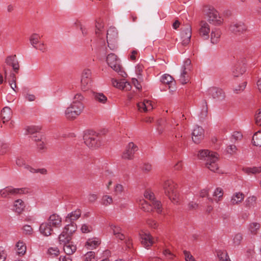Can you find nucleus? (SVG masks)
Instances as JSON below:
<instances>
[{
  "instance_id": "obj_15",
  "label": "nucleus",
  "mask_w": 261,
  "mask_h": 261,
  "mask_svg": "<svg viewBox=\"0 0 261 261\" xmlns=\"http://www.w3.org/2000/svg\"><path fill=\"white\" fill-rule=\"evenodd\" d=\"M192 35V29L190 27H188L181 32V39L182 44L184 46L189 44Z\"/></svg>"
},
{
  "instance_id": "obj_2",
  "label": "nucleus",
  "mask_w": 261,
  "mask_h": 261,
  "mask_svg": "<svg viewBox=\"0 0 261 261\" xmlns=\"http://www.w3.org/2000/svg\"><path fill=\"white\" fill-rule=\"evenodd\" d=\"M84 108L83 103L72 102L65 112L66 117L69 120H73L80 115Z\"/></svg>"
},
{
  "instance_id": "obj_62",
  "label": "nucleus",
  "mask_w": 261,
  "mask_h": 261,
  "mask_svg": "<svg viewBox=\"0 0 261 261\" xmlns=\"http://www.w3.org/2000/svg\"><path fill=\"white\" fill-rule=\"evenodd\" d=\"M237 147L234 145H230L227 148V151L228 153L233 154L236 152Z\"/></svg>"
},
{
  "instance_id": "obj_61",
  "label": "nucleus",
  "mask_w": 261,
  "mask_h": 261,
  "mask_svg": "<svg viewBox=\"0 0 261 261\" xmlns=\"http://www.w3.org/2000/svg\"><path fill=\"white\" fill-rule=\"evenodd\" d=\"M16 164L18 166H24L25 167V166H28V165L25 164L24 160L21 157H18L17 158L16 160Z\"/></svg>"
},
{
  "instance_id": "obj_39",
  "label": "nucleus",
  "mask_w": 261,
  "mask_h": 261,
  "mask_svg": "<svg viewBox=\"0 0 261 261\" xmlns=\"http://www.w3.org/2000/svg\"><path fill=\"white\" fill-rule=\"evenodd\" d=\"M221 35L222 32L220 29H213V44L219 43Z\"/></svg>"
},
{
  "instance_id": "obj_5",
  "label": "nucleus",
  "mask_w": 261,
  "mask_h": 261,
  "mask_svg": "<svg viewBox=\"0 0 261 261\" xmlns=\"http://www.w3.org/2000/svg\"><path fill=\"white\" fill-rule=\"evenodd\" d=\"M107 42L108 46L111 50H114L117 47V42L118 38V32L116 28L110 27L107 33Z\"/></svg>"
},
{
  "instance_id": "obj_4",
  "label": "nucleus",
  "mask_w": 261,
  "mask_h": 261,
  "mask_svg": "<svg viewBox=\"0 0 261 261\" xmlns=\"http://www.w3.org/2000/svg\"><path fill=\"white\" fill-rule=\"evenodd\" d=\"M163 189L165 195L173 203L178 202V194L175 189V185L171 180H167L165 181L163 185Z\"/></svg>"
},
{
  "instance_id": "obj_12",
  "label": "nucleus",
  "mask_w": 261,
  "mask_h": 261,
  "mask_svg": "<svg viewBox=\"0 0 261 261\" xmlns=\"http://www.w3.org/2000/svg\"><path fill=\"white\" fill-rule=\"evenodd\" d=\"M204 137V131L202 127L196 125L192 133V138L195 144L200 143Z\"/></svg>"
},
{
  "instance_id": "obj_64",
  "label": "nucleus",
  "mask_w": 261,
  "mask_h": 261,
  "mask_svg": "<svg viewBox=\"0 0 261 261\" xmlns=\"http://www.w3.org/2000/svg\"><path fill=\"white\" fill-rule=\"evenodd\" d=\"M24 232L27 234H30L33 231V229L30 225H25L23 227Z\"/></svg>"
},
{
  "instance_id": "obj_32",
  "label": "nucleus",
  "mask_w": 261,
  "mask_h": 261,
  "mask_svg": "<svg viewBox=\"0 0 261 261\" xmlns=\"http://www.w3.org/2000/svg\"><path fill=\"white\" fill-rule=\"evenodd\" d=\"M63 245L64 251L67 255H69L72 254L76 250V247L72 244H71L70 242H69L68 243H66L65 245Z\"/></svg>"
},
{
  "instance_id": "obj_48",
  "label": "nucleus",
  "mask_w": 261,
  "mask_h": 261,
  "mask_svg": "<svg viewBox=\"0 0 261 261\" xmlns=\"http://www.w3.org/2000/svg\"><path fill=\"white\" fill-rule=\"evenodd\" d=\"M40 130V128L38 127H36L35 126H31L28 127L27 130L28 132V133L29 134H31L32 135H36L35 136L39 135V130Z\"/></svg>"
},
{
  "instance_id": "obj_17",
  "label": "nucleus",
  "mask_w": 261,
  "mask_h": 261,
  "mask_svg": "<svg viewBox=\"0 0 261 261\" xmlns=\"http://www.w3.org/2000/svg\"><path fill=\"white\" fill-rule=\"evenodd\" d=\"M225 98V93L219 88L213 87V100L215 102H219Z\"/></svg>"
},
{
  "instance_id": "obj_13",
  "label": "nucleus",
  "mask_w": 261,
  "mask_h": 261,
  "mask_svg": "<svg viewBox=\"0 0 261 261\" xmlns=\"http://www.w3.org/2000/svg\"><path fill=\"white\" fill-rule=\"evenodd\" d=\"M144 195L146 199H148L152 203L156 212L159 214L161 213L162 207L161 202L155 199L154 194L149 190H146Z\"/></svg>"
},
{
  "instance_id": "obj_60",
  "label": "nucleus",
  "mask_w": 261,
  "mask_h": 261,
  "mask_svg": "<svg viewBox=\"0 0 261 261\" xmlns=\"http://www.w3.org/2000/svg\"><path fill=\"white\" fill-rule=\"evenodd\" d=\"M123 191V187L120 184H117L115 187L114 192L116 195H119L121 194V193Z\"/></svg>"
},
{
  "instance_id": "obj_38",
  "label": "nucleus",
  "mask_w": 261,
  "mask_h": 261,
  "mask_svg": "<svg viewBox=\"0 0 261 261\" xmlns=\"http://www.w3.org/2000/svg\"><path fill=\"white\" fill-rule=\"evenodd\" d=\"M17 254L20 255H23L26 252V246L22 242L19 241L16 245Z\"/></svg>"
},
{
  "instance_id": "obj_27",
  "label": "nucleus",
  "mask_w": 261,
  "mask_h": 261,
  "mask_svg": "<svg viewBox=\"0 0 261 261\" xmlns=\"http://www.w3.org/2000/svg\"><path fill=\"white\" fill-rule=\"evenodd\" d=\"M220 156L217 152H213V172H216L218 174H223L224 171L220 168L218 164H215L219 161Z\"/></svg>"
},
{
  "instance_id": "obj_31",
  "label": "nucleus",
  "mask_w": 261,
  "mask_h": 261,
  "mask_svg": "<svg viewBox=\"0 0 261 261\" xmlns=\"http://www.w3.org/2000/svg\"><path fill=\"white\" fill-rule=\"evenodd\" d=\"M141 208L145 212H150L153 211V210L155 209L154 208L152 203L147 202L146 200H143L141 202Z\"/></svg>"
},
{
  "instance_id": "obj_51",
  "label": "nucleus",
  "mask_w": 261,
  "mask_h": 261,
  "mask_svg": "<svg viewBox=\"0 0 261 261\" xmlns=\"http://www.w3.org/2000/svg\"><path fill=\"white\" fill-rule=\"evenodd\" d=\"M246 85H247V82H243L242 84L239 85L237 87L234 88L233 91L236 93L238 94V93L242 92L245 89Z\"/></svg>"
},
{
  "instance_id": "obj_3",
  "label": "nucleus",
  "mask_w": 261,
  "mask_h": 261,
  "mask_svg": "<svg viewBox=\"0 0 261 261\" xmlns=\"http://www.w3.org/2000/svg\"><path fill=\"white\" fill-rule=\"evenodd\" d=\"M106 61L108 65L122 76L124 77V75L126 74L123 70L120 64V60L116 55L113 53L109 54L107 57Z\"/></svg>"
},
{
  "instance_id": "obj_29",
  "label": "nucleus",
  "mask_w": 261,
  "mask_h": 261,
  "mask_svg": "<svg viewBox=\"0 0 261 261\" xmlns=\"http://www.w3.org/2000/svg\"><path fill=\"white\" fill-rule=\"evenodd\" d=\"M100 242L98 239H89L86 242L85 246L89 250H92L96 248Z\"/></svg>"
},
{
  "instance_id": "obj_18",
  "label": "nucleus",
  "mask_w": 261,
  "mask_h": 261,
  "mask_svg": "<svg viewBox=\"0 0 261 261\" xmlns=\"http://www.w3.org/2000/svg\"><path fill=\"white\" fill-rule=\"evenodd\" d=\"M5 63L8 65L11 66L16 73L18 72L19 65L16 55L8 56L5 60Z\"/></svg>"
},
{
  "instance_id": "obj_24",
  "label": "nucleus",
  "mask_w": 261,
  "mask_h": 261,
  "mask_svg": "<svg viewBox=\"0 0 261 261\" xmlns=\"http://www.w3.org/2000/svg\"><path fill=\"white\" fill-rule=\"evenodd\" d=\"M81 212L80 210H76L75 211L72 212L69 214L66 218L65 221L66 222L70 223L69 225H73L72 222L76 220L81 216Z\"/></svg>"
},
{
  "instance_id": "obj_37",
  "label": "nucleus",
  "mask_w": 261,
  "mask_h": 261,
  "mask_svg": "<svg viewBox=\"0 0 261 261\" xmlns=\"http://www.w3.org/2000/svg\"><path fill=\"white\" fill-rule=\"evenodd\" d=\"M252 142L254 145L261 146V130H258L254 134Z\"/></svg>"
},
{
  "instance_id": "obj_41",
  "label": "nucleus",
  "mask_w": 261,
  "mask_h": 261,
  "mask_svg": "<svg viewBox=\"0 0 261 261\" xmlns=\"http://www.w3.org/2000/svg\"><path fill=\"white\" fill-rule=\"evenodd\" d=\"M243 171L248 174H256L261 172V167H253L252 168L247 167L243 168Z\"/></svg>"
},
{
  "instance_id": "obj_8",
  "label": "nucleus",
  "mask_w": 261,
  "mask_h": 261,
  "mask_svg": "<svg viewBox=\"0 0 261 261\" xmlns=\"http://www.w3.org/2000/svg\"><path fill=\"white\" fill-rule=\"evenodd\" d=\"M28 192L25 188H14L7 187L0 191V194L3 198H9L17 194H24Z\"/></svg>"
},
{
  "instance_id": "obj_25",
  "label": "nucleus",
  "mask_w": 261,
  "mask_h": 261,
  "mask_svg": "<svg viewBox=\"0 0 261 261\" xmlns=\"http://www.w3.org/2000/svg\"><path fill=\"white\" fill-rule=\"evenodd\" d=\"M12 112L10 108L6 107L3 109L1 112V117L3 122L5 123L9 121L12 117Z\"/></svg>"
},
{
  "instance_id": "obj_45",
  "label": "nucleus",
  "mask_w": 261,
  "mask_h": 261,
  "mask_svg": "<svg viewBox=\"0 0 261 261\" xmlns=\"http://www.w3.org/2000/svg\"><path fill=\"white\" fill-rule=\"evenodd\" d=\"M25 168L28 169L30 171V172L32 173H39L41 174L45 175L47 174V170L45 168H41V169H34L30 166H25Z\"/></svg>"
},
{
  "instance_id": "obj_7",
  "label": "nucleus",
  "mask_w": 261,
  "mask_h": 261,
  "mask_svg": "<svg viewBox=\"0 0 261 261\" xmlns=\"http://www.w3.org/2000/svg\"><path fill=\"white\" fill-rule=\"evenodd\" d=\"M198 158L201 161L205 168L212 170V153L209 150H200L198 153Z\"/></svg>"
},
{
  "instance_id": "obj_22",
  "label": "nucleus",
  "mask_w": 261,
  "mask_h": 261,
  "mask_svg": "<svg viewBox=\"0 0 261 261\" xmlns=\"http://www.w3.org/2000/svg\"><path fill=\"white\" fill-rule=\"evenodd\" d=\"M95 28V34L97 37L100 39H102L103 36L102 34L104 28V22L103 20L100 18H99L96 20Z\"/></svg>"
},
{
  "instance_id": "obj_28",
  "label": "nucleus",
  "mask_w": 261,
  "mask_h": 261,
  "mask_svg": "<svg viewBox=\"0 0 261 261\" xmlns=\"http://www.w3.org/2000/svg\"><path fill=\"white\" fill-rule=\"evenodd\" d=\"M216 259L218 261H231L225 250L217 249L216 250Z\"/></svg>"
},
{
  "instance_id": "obj_55",
  "label": "nucleus",
  "mask_w": 261,
  "mask_h": 261,
  "mask_svg": "<svg viewBox=\"0 0 261 261\" xmlns=\"http://www.w3.org/2000/svg\"><path fill=\"white\" fill-rule=\"evenodd\" d=\"M112 84L114 87H115L117 88L122 90L123 83H124L123 81L119 82V81H118L117 80L113 79L112 81Z\"/></svg>"
},
{
  "instance_id": "obj_54",
  "label": "nucleus",
  "mask_w": 261,
  "mask_h": 261,
  "mask_svg": "<svg viewBox=\"0 0 261 261\" xmlns=\"http://www.w3.org/2000/svg\"><path fill=\"white\" fill-rule=\"evenodd\" d=\"M137 107L138 110L141 112H146L147 111V106L145 105V102L144 101L143 102H138L137 103Z\"/></svg>"
},
{
  "instance_id": "obj_19",
  "label": "nucleus",
  "mask_w": 261,
  "mask_h": 261,
  "mask_svg": "<svg viewBox=\"0 0 261 261\" xmlns=\"http://www.w3.org/2000/svg\"><path fill=\"white\" fill-rule=\"evenodd\" d=\"M246 71V67L241 63H237L232 68V73L234 77H239Z\"/></svg>"
},
{
  "instance_id": "obj_43",
  "label": "nucleus",
  "mask_w": 261,
  "mask_h": 261,
  "mask_svg": "<svg viewBox=\"0 0 261 261\" xmlns=\"http://www.w3.org/2000/svg\"><path fill=\"white\" fill-rule=\"evenodd\" d=\"M224 138L223 137H216L213 138V149L218 150L220 148Z\"/></svg>"
},
{
  "instance_id": "obj_58",
  "label": "nucleus",
  "mask_w": 261,
  "mask_h": 261,
  "mask_svg": "<svg viewBox=\"0 0 261 261\" xmlns=\"http://www.w3.org/2000/svg\"><path fill=\"white\" fill-rule=\"evenodd\" d=\"M35 48L36 49H38L43 53L45 52L46 50V46L43 42H40V43L37 45Z\"/></svg>"
},
{
  "instance_id": "obj_40",
  "label": "nucleus",
  "mask_w": 261,
  "mask_h": 261,
  "mask_svg": "<svg viewBox=\"0 0 261 261\" xmlns=\"http://www.w3.org/2000/svg\"><path fill=\"white\" fill-rule=\"evenodd\" d=\"M260 224L257 222H252L250 223L248 226V229L252 234H256L258 230L260 228Z\"/></svg>"
},
{
  "instance_id": "obj_50",
  "label": "nucleus",
  "mask_w": 261,
  "mask_h": 261,
  "mask_svg": "<svg viewBox=\"0 0 261 261\" xmlns=\"http://www.w3.org/2000/svg\"><path fill=\"white\" fill-rule=\"evenodd\" d=\"M33 139L35 141H38L37 145L38 148L40 150H42L44 148V142L41 140V139L40 138L39 136H33Z\"/></svg>"
},
{
  "instance_id": "obj_46",
  "label": "nucleus",
  "mask_w": 261,
  "mask_h": 261,
  "mask_svg": "<svg viewBox=\"0 0 261 261\" xmlns=\"http://www.w3.org/2000/svg\"><path fill=\"white\" fill-rule=\"evenodd\" d=\"M173 77L168 74L163 75L161 79V82L163 84L168 85L172 84L173 83Z\"/></svg>"
},
{
  "instance_id": "obj_14",
  "label": "nucleus",
  "mask_w": 261,
  "mask_h": 261,
  "mask_svg": "<svg viewBox=\"0 0 261 261\" xmlns=\"http://www.w3.org/2000/svg\"><path fill=\"white\" fill-rule=\"evenodd\" d=\"M47 222L54 228H60L62 226V218L56 214H54L49 216Z\"/></svg>"
},
{
  "instance_id": "obj_56",
  "label": "nucleus",
  "mask_w": 261,
  "mask_h": 261,
  "mask_svg": "<svg viewBox=\"0 0 261 261\" xmlns=\"http://www.w3.org/2000/svg\"><path fill=\"white\" fill-rule=\"evenodd\" d=\"M191 60L189 59H186L184 62V64L182 66L181 69L190 71L191 70Z\"/></svg>"
},
{
  "instance_id": "obj_26",
  "label": "nucleus",
  "mask_w": 261,
  "mask_h": 261,
  "mask_svg": "<svg viewBox=\"0 0 261 261\" xmlns=\"http://www.w3.org/2000/svg\"><path fill=\"white\" fill-rule=\"evenodd\" d=\"M244 198V195L243 193L237 192L233 194L230 199V204L234 205L241 203Z\"/></svg>"
},
{
  "instance_id": "obj_6",
  "label": "nucleus",
  "mask_w": 261,
  "mask_h": 261,
  "mask_svg": "<svg viewBox=\"0 0 261 261\" xmlns=\"http://www.w3.org/2000/svg\"><path fill=\"white\" fill-rule=\"evenodd\" d=\"M74 231V225L71 224L65 226L58 238L60 244L65 245L66 243H68L71 240V236Z\"/></svg>"
},
{
  "instance_id": "obj_63",
  "label": "nucleus",
  "mask_w": 261,
  "mask_h": 261,
  "mask_svg": "<svg viewBox=\"0 0 261 261\" xmlns=\"http://www.w3.org/2000/svg\"><path fill=\"white\" fill-rule=\"evenodd\" d=\"M8 150V145L5 143H2L1 144L0 152L1 154H4L7 152Z\"/></svg>"
},
{
  "instance_id": "obj_16",
  "label": "nucleus",
  "mask_w": 261,
  "mask_h": 261,
  "mask_svg": "<svg viewBox=\"0 0 261 261\" xmlns=\"http://www.w3.org/2000/svg\"><path fill=\"white\" fill-rule=\"evenodd\" d=\"M140 236L141 243L144 247L147 248L153 244V238L149 233L142 232L140 233Z\"/></svg>"
},
{
  "instance_id": "obj_11",
  "label": "nucleus",
  "mask_w": 261,
  "mask_h": 261,
  "mask_svg": "<svg viewBox=\"0 0 261 261\" xmlns=\"http://www.w3.org/2000/svg\"><path fill=\"white\" fill-rule=\"evenodd\" d=\"M229 30L233 34L240 36L246 32L247 27L243 22H233L230 25Z\"/></svg>"
},
{
  "instance_id": "obj_33",
  "label": "nucleus",
  "mask_w": 261,
  "mask_h": 261,
  "mask_svg": "<svg viewBox=\"0 0 261 261\" xmlns=\"http://www.w3.org/2000/svg\"><path fill=\"white\" fill-rule=\"evenodd\" d=\"M212 9L210 5H206L204 7L203 12L204 16V18L207 19V20L210 23H211V15L212 14Z\"/></svg>"
},
{
  "instance_id": "obj_52",
  "label": "nucleus",
  "mask_w": 261,
  "mask_h": 261,
  "mask_svg": "<svg viewBox=\"0 0 261 261\" xmlns=\"http://www.w3.org/2000/svg\"><path fill=\"white\" fill-rule=\"evenodd\" d=\"M75 24L76 25V27L77 28H80L83 36H86L87 35L88 32H87V29L84 26H83L81 23V22H75Z\"/></svg>"
},
{
  "instance_id": "obj_57",
  "label": "nucleus",
  "mask_w": 261,
  "mask_h": 261,
  "mask_svg": "<svg viewBox=\"0 0 261 261\" xmlns=\"http://www.w3.org/2000/svg\"><path fill=\"white\" fill-rule=\"evenodd\" d=\"M243 239L242 236L240 233H238L235 235L233 238V243L236 245H239Z\"/></svg>"
},
{
  "instance_id": "obj_30",
  "label": "nucleus",
  "mask_w": 261,
  "mask_h": 261,
  "mask_svg": "<svg viewBox=\"0 0 261 261\" xmlns=\"http://www.w3.org/2000/svg\"><path fill=\"white\" fill-rule=\"evenodd\" d=\"M41 36L37 33L32 34L29 37V41L32 46L35 48L40 43Z\"/></svg>"
},
{
  "instance_id": "obj_23",
  "label": "nucleus",
  "mask_w": 261,
  "mask_h": 261,
  "mask_svg": "<svg viewBox=\"0 0 261 261\" xmlns=\"http://www.w3.org/2000/svg\"><path fill=\"white\" fill-rule=\"evenodd\" d=\"M224 21V18L221 14L213 9V25L220 26Z\"/></svg>"
},
{
  "instance_id": "obj_53",
  "label": "nucleus",
  "mask_w": 261,
  "mask_h": 261,
  "mask_svg": "<svg viewBox=\"0 0 261 261\" xmlns=\"http://www.w3.org/2000/svg\"><path fill=\"white\" fill-rule=\"evenodd\" d=\"M84 99V96L81 93H79L74 95L72 102L83 103L82 101Z\"/></svg>"
},
{
  "instance_id": "obj_21",
  "label": "nucleus",
  "mask_w": 261,
  "mask_h": 261,
  "mask_svg": "<svg viewBox=\"0 0 261 261\" xmlns=\"http://www.w3.org/2000/svg\"><path fill=\"white\" fill-rule=\"evenodd\" d=\"M53 227L47 222L42 223L39 227L40 233L44 236H49L53 233Z\"/></svg>"
},
{
  "instance_id": "obj_44",
  "label": "nucleus",
  "mask_w": 261,
  "mask_h": 261,
  "mask_svg": "<svg viewBox=\"0 0 261 261\" xmlns=\"http://www.w3.org/2000/svg\"><path fill=\"white\" fill-rule=\"evenodd\" d=\"M256 200V197L255 196H251L248 197L245 200V206L246 207L248 208H250L254 206Z\"/></svg>"
},
{
  "instance_id": "obj_59",
  "label": "nucleus",
  "mask_w": 261,
  "mask_h": 261,
  "mask_svg": "<svg viewBox=\"0 0 261 261\" xmlns=\"http://www.w3.org/2000/svg\"><path fill=\"white\" fill-rule=\"evenodd\" d=\"M255 123L258 126H261V110H258L255 116Z\"/></svg>"
},
{
  "instance_id": "obj_34",
  "label": "nucleus",
  "mask_w": 261,
  "mask_h": 261,
  "mask_svg": "<svg viewBox=\"0 0 261 261\" xmlns=\"http://www.w3.org/2000/svg\"><path fill=\"white\" fill-rule=\"evenodd\" d=\"M14 207L16 212L20 213L25 207L24 203L22 200L17 199L15 201Z\"/></svg>"
},
{
  "instance_id": "obj_9",
  "label": "nucleus",
  "mask_w": 261,
  "mask_h": 261,
  "mask_svg": "<svg viewBox=\"0 0 261 261\" xmlns=\"http://www.w3.org/2000/svg\"><path fill=\"white\" fill-rule=\"evenodd\" d=\"M92 73L89 69H84L81 75V85L82 89L84 91L87 90L88 86L91 82Z\"/></svg>"
},
{
  "instance_id": "obj_36",
  "label": "nucleus",
  "mask_w": 261,
  "mask_h": 261,
  "mask_svg": "<svg viewBox=\"0 0 261 261\" xmlns=\"http://www.w3.org/2000/svg\"><path fill=\"white\" fill-rule=\"evenodd\" d=\"M93 97L94 99L101 103H105L107 101V97L102 93H93Z\"/></svg>"
},
{
  "instance_id": "obj_20",
  "label": "nucleus",
  "mask_w": 261,
  "mask_h": 261,
  "mask_svg": "<svg viewBox=\"0 0 261 261\" xmlns=\"http://www.w3.org/2000/svg\"><path fill=\"white\" fill-rule=\"evenodd\" d=\"M201 28L200 29V35L204 40L209 38V33L210 32V25L205 21H201Z\"/></svg>"
},
{
  "instance_id": "obj_49",
  "label": "nucleus",
  "mask_w": 261,
  "mask_h": 261,
  "mask_svg": "<svg viewBox=\"0 0 261 261\" xmlns=\"http://www.w3.org/2000/svg\"><path fill=\"white\" fill-rule=\"evenodd\" d=\"M85 261H97L95 257V252L93 251L88 252L85 254Z\"/></svg>"
},
{
  "instance_id": "obj_35",
  "label": "nucleus",
  "mask_w": 261,
  "mask_h": 261,
  "mask_svg": "<svg viewBox=\"0 0 261 261\" xmlns=\"http://www.w3.org/2000/svg\"><path fill=\"white\" fill-rule=\"evenodd\" d=\"M223 194V190L222 188H216L214 192H213V197H216V198L215 199L213 198V200H215L216 202H218L219 201L221 200Z\"/></svg>"
},
{
  "instance_id": "obj_47",
  "label": "nucleus",
  "mask_w": 261,
  "mask_h": 261,
  "mask_svg": "<svg viewBox=\"0 0 261 261\" xmlns=\"http://www.w3.org/2000/svg\"><path fill=\"white\" fill-rule=\"evenodd\" d=\"M113 202V198L111 196L104 195L101 198V204L105 206H108Z\"/></svg>"
},
{
  "instance_id": "obj_10",
  "label": "nucleus",
  "mask_w": 261,
  "mask_h": 261,
  "mask_svg": "<svg viewBox=\"0 0 261 261\" xmlns=\"http://www.w3.org/2000/svg\"><path fill=\"white\" fill-rule=\"evenodd\" d=\"M138 150V146L133 142H129L122 154V158L124 159L132 160L134 154Z\"/></svg>"
},
{
  "instance_id": "obj_42",
  "label": "nucleus",
  "mask_w": 261,
  "mask_h": 261,
  "mask_svg": "<svg viewBox=\"0 0 261 261\" xmlns=\"http://www.w3.org/2000/svg\"><path fill=\"white\" fill-rule=\"evenodd\" d=\"M188 71H189L181 69L179 80L182 84H185L189 81V75L188 74Z\"/></svg>"
},
{
  "instance_id": "obj_1",
  "label": "nucleus",
  "mask_w": 261,
  "mask_h": 261,
  "mask_svg": "<svg viewBox=\"0 0 261 261\" xmlns=\"http://www.w3.org/2000/svg\"><path fill=\"white\" fill-rule=\"evenodd\" d=\"M83 139L85 144L89 148L97 147L100 145V137L99 134L92 130H86Z\"/></svg>"
}]
</instances>
